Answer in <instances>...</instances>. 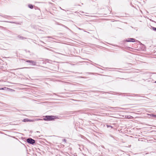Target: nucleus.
<instances>
[{
    "label": "nucleus",
    "instance_id": "obj_3",
    "mask_svg": "<svg viewBox=\"0 0 156 156\" xmlns=\"http://www.w3.org/2000/svg\"><path fill=\"white\" fill-rule=\"evenodd\" d=\"M26 62L31 63L33 65H35L36 64V62L32 60H27L26 61Z\"/></svg>",
    "mask_w": 156,
    "mask_h": 156
},
{
    "label": "nucleus",
    "instance_id": "obj_11",
    "mask_svg": "<svg viewBox=\"0 0 156 156\" xmlns=\"http://www.w3.org/2000/svg\"><path fill=\"white\" fill-rule=\"evenodd\" d=\"M63 141H65V142H66V139H64L63 140Z\"/></svg>",
    "mask_w": 156,
    "mask_h": 156
},
{
    "label": "nucleus",
    "instance_id": "obj_4",
    "mask_svg": "<svg viewBox=\"0 0 156 156\" xmlns=\"http://www.w3.org/2000/svg\"><path fill=\"white\" fill-rule=\"evenodd\" d=\"M128 40L126 41L128 42L132 41L133 42H134L135 41V39L132 38L128 39Z\"/></svg>",
    "mask_w": 156,
    "mask_h": 156
},
{
    "label": "nucleus",
    "instance_id": "obj_1",
    "mask_svg": "<svg viewBox=\"0 0 156 156\" xmlns=\"http://www.w3.org/2000/svg\"><path fill=\"white\" fill-rule=\"evenodd\" d=\"M55 117L53 116H46L43 120H44L51 121L54 120Z\"/></svg>",
    "mask_w": 156,
    "mask_h": 156
},
{
    "label": "nucleus",
    "instance_id": "obj_10",
    "mask_svg": "<svg viewBox=\"0 0 156 156\" xmlns=\"http://www.w3.org/2000/svg\"><path fill=\"white\" fill-rule=\"evenodd\" d=\"M153 117H156V115H153Z\"/></svg>",
    "mask_w": 156,
    "mask_h": 156
},
{
    "label": "nucleus",
    "instance_id": "obj_7",
    "mask_svg": "<svg viewBox=\"0 0 156 156\" xmlns=\"http://www.w3.org/2000/svg\"><path fill=\"white\" fill-rule=\"evenodd\" d=\"M152 28L153 30L156 31V28L153 27Z\"/></svg>",
    "mask_w": 156,
    "mask_h": 156
},
{
    "label": "nucleus",
    "instance_id": "obj_14",
    "mask_svg": "<svg viewBox=\"0 0 156 156\" xmlns=\"http://www.w3.org/2000/svg\"><path fill=\"white\" fill-rule=\"evenodd\" d=\"M79 30H81V29H80V28H79Z\"/></svg>",
    "mask_w": 156,
    "mask_h": 156
},
{
    "label": "nucleus",
    "instance_id": "obj_6",
    "mask_svg": "<svg viewBox=\"0 0 156 156\" xmlns=\"http://www.w3.org/2000/svg\"><path fill=\"white\" fill-rule=\"evenodd\" d=\"M24 122H27V121H29L28 120V119H24Z\"/></svg>",
    "mask_w": 156,
    "mask_h": 156
},
{
    "label": "nucleus",
    "instance_id": "obj_9",
    "mask_svg": "<svg viewBox=\"0 0 156 156\" xmlns=\"http://www.w3.org/2000/svg\"><path fill=\"white\" fill-rule=\"evenodd\" d=\"M107 127L108 128V127H111L112 128V127L111 126H108V125H107Z\"/></svg>",
    "mask_w": 156,
    "mask_h": 156
},
{
    "label": "nucleus",
    "instance_id": "obj_13",
    "mask_svg": "<svg viewBox=\"0 0 156 156\" xmlns=\"http://www.w3.org/2000/svg\"><path fill=\"white\" fill-rule=\"evenodd\" d=\"M19 37H20V38H23L22 37H21V36L20 37L19 36Z\"/></svg>",
    "mask_w": 156,
    "mask_h": 156
},
{
    "label": "nucleus",
    "instance_id": "obj_12",
    "mask_svg": "<svg viewBox=\"0 0 156 156\" xmlns=\"http://www.w3.org/2000/svg\"><path fill=\"white\" fill-rule=\"evenodd\" d=\"M60 8L61 9H62V10H64V9H62L61 8V7H60Z\"/></svg>",
    "mask_w": 156,
    "mask_h": 156
},
{
    "label": "nucleus",
    "instance_id": "obj_5",
    "mask_svg": "<svg viewBox=\"0 0 156 156\" xmlns=\"http://www.w3.org/2000/svg\"><path fill=\"white\" fill-rule=\"evenodd\" d=\"M28 7L29 8H30V9H33V6L32 5H28Z\"/></svg>",
    "mask_w": 156,
    "mask_h": 156
},
{
    "label": "nucleus",
    "instance_id": "obj_2",
    "mask_svg": "<svg viewBox=\"0 0 156 156\" xmlns=\"http://www.w3.org/2000/svg\"><path fill=\"white\" fill-rule=\"evenodd\" d=\"M27 141L28 143L32 144H33L35 143V140L31 138L27 139Z\"/></svg>",
    "mask_w": 156,
    "mask_h": 156
},
{
    "label": "nucleus",
    "instance_id": "obj_8",
    "mask_svg": "<svg viewBox=\"0 0 156 156\" xmlns=\"http://www.w3.org/2000/svg\"><path fill=\"white\" fill-rule=\"evenodd\" d=\"M35 120H37V121H38V120H42V119H37Z\"/></svg>",
    "mask_w": 156,
    "mask_h": 156
},
{
    "label": "nucleus",
    "instance_id": "obj_15",
    "mask_svg": "<svg viewBox=\"0 0 156 156\" xmlns=\"http://www.w3.org/2000/svg\"><path fill=\"white\" fill-rule=\"evenodd\" d=\"M155 83H156V81H155Z\"/></svg>",
    "mask_w": 156,
    "mask_h": 156
}]
</instances>
